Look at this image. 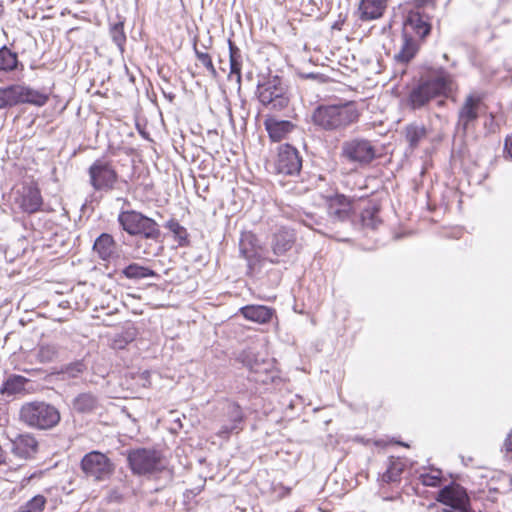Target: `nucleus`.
Instances as JSON below:
<instances>
[{"mask_svg": "<svg viewBox=\"0 0 512 512\" xmlns=\"http://www.w3.org/2000/svg\"><path fill=\"white\" fill-rule=\"evenodd\" d=\"M167 228L173 235L179 246L184 247L189 244L187 229L182 226L176 219L172 218L165 223Z\"/></svg>", "mask_w": 512, "mask_h": 512, "instance_id": "72a5a7b5", "label": "nucleus"}, {"mask_svg": "<svg viewBox=\"0 0 512 512\" xmlns=\"http://www.w3.org/2000/svg\"><path fill=\"white\" fill-rule=\"evenodd\" d=\"M436 500L449 507L439 512H474L467 490L455 482L442 487L437 493Z\"/></svg>", "mask_w": 512, "mask_h": 512, "instance_id": "9d476101", "label": "nucleus"}, {"mask_svg": "<svg viewBox=\"0 0 512 512\" xmlns=\"http://www.w3.org/2000/svg\"><path fill=\"white\" fill-rule=\"evenodd\" d=\"M258 248V238L254 233L248 231L241 234L239 252L241 257L247 261L249 273L252 272L253 268L259 262Z\"/></svg>", "mask_w": 512, "mask_h": 512, "instance_id": "f3484780", "label": "nucleus"}, {"mask_svg": "<svg viewBox=\"0 0 512 512\" xmlns=\"http://www.w3.org/2000/svg\"><path fill=\"white\" fill-rule=\"evenodd\" d=\"M117 243L113 236L108 233L100 234L93 244V251L103 261H108L116 252Z\"/></svg>", "mask_w": 512, "mask_h": 512, "instance_id": "393cba45", "label": "nucleus"}, {"mask_svg": "<svg viewBox=\"0 0 512 512\" xmlns=\"http://www.w3.org/2000/svg\"><path fill=\"white\" fill-rule=\"evenodd\" d=\"M242 362L246 367L249 368L250 372L252 374H255V376L252 378L255 382H261L263 384H267L269 381L274 380V375H271L265 371V373H262L260 371V364L256 360H252V357L250 354H242L241 355Z\"/></svg>", "mask_w": 512, "mask_h": 512, "instance_id": "2f4dec72", "label": "nucleus"}, {"mask_svg": "<svg viewBox=\"0 0 512 512\" xmlns=\"http://www.w3.org/2000/svg\"><path fill=\"white\" fill-rule=\"evenodd\" d=\"M28 382L29 380L26 377L12 374L2 383L0 392L8 396L21 394L25 391V385Z\"/></svg>", "mask_w": 512, "mask_h": 512, "instance_id": "c756f323", "label": "nucleus"}, {"mask_svg": "<svg viewBox=\"0 0 512 512\" xmlns=\"http://www.w3.org/2000/svg\"><path fill=\"white\" fill-rule=\"evenodd\" d=\"M38 442L31 434H20L10 441L11 453L20 459H29L37 451Z\"/></svg>", "mask_w": 512, "mask_h": 512, "instance_id": "a211bd4d", "label": "nucleus"}, {"mask_svg": "<svg viewBox=\"0 0 512 512\" xmlns=\"http://www.w3.org/2000/svg\"><path fill=\"white\" fill-rule=\"evenodd\" d=\"M404 25L410 27L420 38L424 39L431 32L430 18L419 10H410L406 16Z\"/></svg>", "mask_w": 512, "mask_h": 512, "instance_id": "6ab92c4d", "label": "nucleus"}, {"mask_svg": "<svg viewBox=\"0 0 512 512\" xmlns=\"http://www.w3.org/2000/svg\"><path fill=\"white\" fill-rule=\"evenodd\" d=\"M80 467L87 478L96 482L109 480L115 471L112 460L97 450L86 453L81 459Z\"/></svg>", "mask_w": 512, "mask_h": 512, "instance_id": "6e6552de", "label": "nucleus"}, {"mask_svg": "<svg viewBox=\"0 0 512 512\" xmlns=\"http://www.w3.org/2000/svg\"><path fill=\"white\" fill-rule=\"evenodd\" d=\"M341 155L351 162L368 164L375 158L376 152L369 140L354 138L342 143Z\"/></svg>", "mask_w": 512, "mask_h": 512, "instance_id": "9b49d317", "label": "nucleus"}, {"mask_svg": "<svg viewBox=\"0 0 512 512\" xmlns=\"http://www.w3.org/2000/svg\"><path fill=\"white\" fill-rule=\"evenodd\" d=\"M264 126L273 142L283 140L295 127L291 121L279 120L274 117L265 119Z\"/></svg>", "mask_w": 512, "mask_h": 512, "instance_id": "4be33fe9", "label": "nucleus"}, {"mask_svg": "<svg viewBox=\"0 0 512 512\" xmlns=\"http://www.w3.org/2000/svg\"><path fill=\"white\" fill-rule=\"evenodd\" d=\"M193 50L195 52L197 60L207 69L209 75L212 78H217L218 73L214 67L212 57L210 56V54L205 51H200L196 43H194L193 45Z\"/></svg>", "mask_w": 512, "mask_h": 512, "instance_id": "4c0bfd02", "label": "nucleus"}, {"mask_svg": "<svg viewBox=\"0 0 512 512\" xmlns=\"http://www.w3.org/2000/svg\"><path fill=\"white\" fill-rule=\"evenodd\" d=\"M326 207L330 223H345L351 220L352 201L344 194L336 193L326 197Z\"/></svg>", "mask_w": 512, "mask_h": 512, "instance_id": "4468645a", "label": "nucleus"}, {"mask_svg": "<svg viewBox=\"0 0 512 512\" xmlns=\"http://www.w3.org/2000/svg\"><path fill=\"white\" fill-rule=\"evenodd\" d=\"M87 369L85 363L82 360L72 362L63 369V373H65L70 378H76L80 374H82Z\"/></svg>", "mask_w": 512, "mask_h": 512, "instance_id": "a19ab883", "label": "nucleus"}, {"mask_svg": "<svg viewBox=\"0 0 512 512\" xmlns=\"http://www.w3.org/2000/svg\"><path fill=\"white\" fill-rule=\"evenodd\" d=\"M117 220L121 228L131 236L141 235L155 241L161 236L158 223L138 211L122 210Z\"/></svg>", "mask_w": 512, "mask_h": 512, "instance_id": "0eeeda50", "label": "nucleus"}, {"mask_svg": "<svg viewBox=\"0 0 512 512\" xmlns=\"http://www.w3.org/2000/svg\"><path fill=\"white\" fill-rule=\"evenodd\" d=\"M361 113L354 101L320 104L312 112L311 120L317 130L344 136L360 119Z\"/></svg>", "mask_w": 512, "mask_h": 512, "instance_id": "f257e3e1", "label": "nucleus"}, {"mask_svg": "<svg viewBox=\"0 0 512 512\" xmlns=\"http://www.w3.org/2000/svg\"><path fill=\"white\" fill-rule=\"evenodd\" d=\"M203 49L206 50L207 47L205 45H203V48H200V51H203Z\"/></svg>", "mask_w": 512, "mask_h": 512, "instance_id": "8fccbe9b", "label": "nucleus"}, {"mask_svg": "<svg viewBox=\"0 0 512 512\" xmlns=\"http://www.w3.org/2000/svg\"><path fill=\"white\" fill-rule=\"evenodd\" d=\"M203 49L206 50L207 47L205 45H203V48H200V51H203Z\"/></svg>", "mask_w": 512, "mask_h": 512, "instance_id": "3c124183", "label": "nucleus"}, {"mask_svg": "<svg viewBox=\"0 0 512 512\" xmlns=\"http://www.w3.org/2000/svg\"><path fill=\"white\" fill-rule=\"evenodd\" d=\"M301 222L305 226L315 230L318 233L327 234V232H326L327 225L323 222V220L321 218H317L315 215H313L311 213H307L305 215V218L301 219Z\"/></svg>", "mask_w": 512, "mask_h": 512, "instance_id": "ea45409f", "label": "nucleus"}, {"mask_svg": "<svg viewBox=\"0 0 512 512\" xmlns=\"http://www.w3.org/2000/svg\"><path fill=\"white\" fill-rule=\"evenodd\" d=\"M134 338V334L133 333H127L126 336H123V337H119L118 339H115L114 343H115V347L118 348V349H123L125 347L126 344H128L129 342H131Z\"/></svg>", "mask_w": 512, "mask_h": 512, "instance_id": "c03bdc74", "label": "nucleus"}, {"mask_svg": "<svg viewBox=\"0 0 512 512\" xmlns=\"http://www.w3.org/2000/svg\"><path fill=\"white\" fill-rule=\"evenodd\" d=\"M19 420L33 429L51 430L60 423L61 414L53 404L36 400L22 404Z\"/></svg>", "mask_w": 512, "mask_h": 512, "instance_id": "7ed1b4c3", "label": "nucleus"}, {"mask_svg": "<svg viewBox=\"0 0 512 512\" xmlns=\"http://www.w3.org/2000/svg\"><path fill=\"white\" fill-rule=\"evenodd\" d=\"M244 413L241 406L227 400L222 407V425L217 432L221 438H229L233 433H239L243 429Z\"/></svg>", "mask_w": 512, "mask_h": 512, "instance_id": "f8f14e48", "label": "nucleus"}, {"mask_svg": "<svg viewBox=\"0 0 512 512\" xmlns=\"http://www.w3.org/2000/svg\"><path fill=\"white\" fill-rule=\"evenodd\" d=\"M404 465L400 460L391 459L387 470L383 473L382 479L386 483L396 482L400 479Z\"/></svg>", "mask_w": 512, "mask_h": 512, "instance_id": "e433bc0d", "label": "nucleus"}, {"mask_svg": "<svg viewBox=\"0 0 512 512\" xmlns=\"http://www.w3.org/2000/svg\"><path fill=\"white\" fill-rule=\"evenodd\" d=\"M46 504L47 498L42 494H37L14 512H44Z\"/></svg>", "mask_w": 512, "mask_h": 512, "instance_id": "f704fd0d", "label": "nucleus"}, {"mask_svg": "<svg viewBox=\"0 0 512 512\" xmlns=\"http://www.w3.org/2000/svg\"><path fill=\"white\" fill-rule=\"evenodd\" d=\"M256 95L261 105L269 111H281L290 102L288 86L278 75L268 76L259 81Z\"/></svg>", "mask_w": 512, "mask_h": 512, "instance_id": "20e7f679", "label": "nucleus"}, {"mask_svg": "<svg viewBox=\"0 0 512 512\" xmlns=\"http://www.w3.org/2000/svg\"><path fill=\"white\" fill-rule=\"evenodd\" d=\"M455 80L444 68L431 69L409 91L407 105L412 110L424 108L431 100L447 96L454 90Z\"/></svg>", "mask_w": 512, "mask_h": 512, "instance_id": "f03ea898", "label": "nucleus"}, {"mask_svg": "<svg viewBox=\"0 0 512 512\" xmlns=\"http://www.w3.org/2000/svg\"><path fill=\"white\" fill-rule=\"evenodd\" d=\"M89 182L95 191H111L118 181V173L106 158L96 159L88 168Z\"/></svg>", "mask_w": 512, "mask_h": 512, "instance_id": "1a4fd4ad", "label": "nucleus"}, {"mask_svg": "<svg viewBox=\"0 0 512 512\" xmlns=\"http://www.w3.org/2000/svg\"><path fill=\"white\" fill-rule=\"evenodd\" d=\"M305 77L306 78H310V79H314L316 77V75L313 74V73H310V74H307Z\"/></svg>", "mask_w": 512, "mask_h": 512, "instance_id": "09e8293b", "label": "nucleus"}, {"mask_svg": "<svg viewBox=\"0 0 512 512\" xmlns=\"http://www.w3.org/2000/svg\"><path fill=\"white\" fill-rule=\"evenodd\" d=\"M126 455L133 475L151 476L161 473L165 469L162 453L154 448L129 449Z\"/></svg>", "mask_w": 512, "mask_h": 512, "instance_id": "423d86ee", "label": "nucleus"}, {"mask_svg": "<svg viewBox=\"0 0 512 512\" xmlns=\"http://www.w3.org/2000/svg\"><path fill=\"white\" fill-rule=\"evenodd\" d=\"M388 0H360L358 13L362 21H371L383 16Z\"/></svg>", "mask_w": 512, "mask_h": 512, "instance_id": "412c9836", "label": "nucleus"}, {"mask_svg": "<svg viewBox=\"0 0 512 512\" xmlns=\"http://www.w3.org/2000/svg\"><path fill=\"white\" fill-rule=\"evenodd\" d=\"M229 45V62H230V73L229 78L235 77L236 82L240 85L242 79V63H243V55L239 47L228 40Z\"/></svg>", "mask_w": 512, "mask_h": 512, "instance_id": "c85d7f7f", "label": "nucleus"}, {"mask_svg": "<svg viewBox=\"0 0 512 512\" xmlns=\"http://www.w3.org/2000/svg\"><path fill=\"white\" fill-rule=\"evenodd\" d=\"M99 400L91 392H83L73 398L71 407L78 414H92L99 408Z\"/></svg>", "mask_w": 512, "mask_h": 512, "instance_id": "b1692460", "label": "nucleus"}, {"mask_svg": "<svg viewBox=\"0 0 512 512\" xmlns=\"http://www.w3.org/2000/svg\"><path fill=\"white\" fill-rule=\"evenodd\" d=\"M301 168L302 157L299 151L290 144L281 145L275 162L277 173L294 176L300 173Z\"/></svg>", "mask_w": 512, "mask_h": 512, "instance_id": "ddd939ff", "label": "nucleus"}, {"mask_svg": "<svg viewBox=\"0 0 512 512\" xmlns=\"http://www.w3.org/2000/svg\"><path fill=\"white\" fill-rule=\"evenodd\" d=\"M428 130L426 126L419 122H412L405 126L404 136L411 150H415L420 143L426 139Z\"/></svg>", "mask_w": 512, "mask_h": 512, "instance_id": "a878e982", "label": "nucleus"}, {"mask_svg": "<svg viewBox=\"0 0 512 512\" xmlns=\"http://www.w3.org/2000/svg\"><path fill=\"white\" fill-rule=\"evenodd\" d=\"M269 261H270V263H272V264H278V263H280V260H279L278 258H276V259H269Z\"/></svg>", "mask_w": 512, "mask_h": 512, "instance_id": "de8ad7c7", "label": "nucleus"}, {"mask_svg": "<svg viewBox=\"0 0 512 512\" xmlns=\"http://www.w3.org/2000/svg\"><path fill=\"white\" fill-rule=\"evenodd\" d=\"M42 205L41 191L36 185H29L23 188L20 200V208L23 212L34 214L41 210Z\"/></svg>", "mask_w": 512, "mask_h": 512, "instance_id": "aec40b11", "label": "nucleus"}, {"mask_svg": "<svg viewBox=\"0 0 512 512\" xmlns=\"http://www.w3.org/2000/svg\"><path fill=\"white\" fill-rule=\"evenodd\" d=\"M48 100V94L24 83L0 87V110L9 109L22 104L42 107Z\"/></svg>", "mask_w": 512, "mask_h": 512, "instance_id": "39448f33", "label": "nucleus"}, {"mask_svg": "<svg viewBox=\"0 0 512 512\" xmlns=\"http://www.w3.org/2000/svg\"><path fill=\"white\" fill-rule=\"evenodd\" d=\"M504 156L507 159H512V137L507 136L504 142Z\"/></svg>", "mask_w": 512, "mask_h": 512, "instance_id": "a18cd8bd", "label": "nucleus"}, {"mask_svg": "<svg viewBox=\"0 0 512 512\" xmlns=\"http://www.w3.org/2000/svg\"><path fill=\"white\" fill-rule=\"evenodd\" d=\"M379 207L378 206H369L361 212V223L365 228H370L372 230L377 229L378 225L382 223L379 218Z\"/></svg>", "mask_w": 512, "mask_h": 512, "instance_id": "473e14b6", "label": "nucleus"}, {"mask_svg": "<svg viewBox=\"0 0 512 512\" xmlns=\"http://www.w3.org/2000/svg\"><path fill=\"white\" fill-rule=\"evenodd\" d=\"M486 134H496L500 131V123L496 121L493 113L489 114L488 119L484 122Z\"/></svg>", "mask_w": 512, "mask_h": 512, "instance_id": "79ce46f5", "label": "nucleus"}, {"mask_svg": "<svg viewBox=\"0 0 512 512\" xmlns=\"http://www.w3.org/2000/svg\"><path fill=\"white\" fill-rule=\"evenodd\" d=\"M432 0H414V4H415V9L414 10H419L423 7H425L426 5H428Z\"/></svg>", "mask_w": 512, "mask_h": 512, "instance_id": "49530a36", "label": "nucleus"}, {"mask_svg": "<svg viewBox=\"0 0 512 512\" xmlns=\"http://www.w3.org/2000/svg\"><path fill=\"white\" fill-rule=\"evenodd\" d=\"M168 98L172 100L174 98V95H168Z\"/></svg>", "mask_w": 512, "mask_h": 512, "instance_id": "603ef678", "label": "nucleus"}, {"mask_svg": "<svg viewBox=\"0 0 512 512\" xmlns=\"http://www.w3.org/2000/svg\"><path fill=\"white\" fill-rule=\"evenodd\" d=\"M240 313L247 320L257 322L259 324H266L271 321L275 314V310L264 305H247L240 308Z\"/></svg>", "mask_w": 512, "mask_h": 512, "instance_id": "5701e85b", "label": "nucleus"}, {"mask_svg": "<svg viewBox=\"0 0 512 512\" xmlns=\"http://www.w3.org/2000/svg\"><path fill=\"white\" fill-rule=\"evenodd\" d=\"M419 49L417 41L406 32L403 34V44L398 53L394 55V60L398 64L407 65L417 54Z\"/></svg>", "mask_w": 512, "mask_h": 512, "instance_id": "bb28decb", "label": "nucleus"}, {"mask_svg": "<svg viewBox=\"0 0 512 512\" xmlns=\"http://www.w3.org/2000/svg\"><path fill=\"white\" fill-rule=\"evenodd\" d=\"M482 98L474 94H469L458 111L457 129L463 135L474 125L479 117V107Z\"/></svg>", "mask_w": 512, "mask_h": 512, "instance_id": "2eb2a0df", "label": "nucleus"}, {"mask_svg": "<svg viewBox=\"0 0 512 512\" xmlns=\"http://www.w3.org/2000/svg\"><path fill=\"white\" fill-rule=\"evenodd\" d=\"M422 484L425 486L436 487L440 484L441 477L440 471L437 472L436 475L433 474H422L421 475Z\"/></svg>", "mask_w": 512, "mask_h": 512, "instance_id": "37998d69", "label": "nucleus"}, {"mask_svg": "<svg viewBox=\"0 0 512 512\" xmlns=\"http://www.w3.org/2000/svg\"><path fill=\"white\" fill-rule=\"evenodd\" d=\"M121 273L125 278L135 281L158 276L154 270L138 263L129 264L122 269Z\"/></svg>", "mask_w": 512, "mask_h": 512, "instance_id": "7c9ffc66", "label": "nucleus"}, {"mask_svg": "<svg viewBox=\"0 0 512 512\" xmlns=\"http://www.w3.org/2000/svg\"><path fill=\"white\" fill-rule=\"evenodd\" d=\"M23 71L24 65L19 61L16 52L10 50L7 46L0 48V72L10 73L13 71Z\"/></svg>", "mask_w": 512, "mask_h": 512, "instance_id": "cd10ccee", "label": "nucleus"}, {"mask_svg": "<svg viewBox=\"0 0 512 512\" xmlns=\"http://www.w3.org/2000/svg\"><path fill=\"white\" fill-rule=\"evenodd\" d=\"M58 356V347L55 344L41 345L38 351V359L42 363H49Z\"/></svg>", "mask_w": 512, "mask_h": 512, "instance_id": "58836bf2", "label": "nucleus"}, {"mask_svg": "<svg viewBox=\"0 0 512 512\" xmlns=\"http://www.w3.org/2000/svg\"><path fill=\"white\" fill-rule=\"evenodd\" d=\"M296 242V233L293 229L282 226L271 236L270 247L275 256H284L290 251Z\"/></svg>", "mask_w": 512, "mask_h": 512, "instance_id": "dca6fc26", "label": "nucleus"}, {"mask_svg": "<svg viewBox=\"0 0 512 512\" xmlns=\"http://www.w3.org/2000/svg\"><path fill=\"white\" fill-rule=\"evenodd\" d=\"M109 34L112 41L116 44L121 52L124 51V45L126 43V34L124 32V21L119 20L115 23L110 24Z\"/></svg>", "mask_w": 512, "mask_h": 512, "instance_id": "c9c22d12", "label": "nucleus"}]
</instances>
